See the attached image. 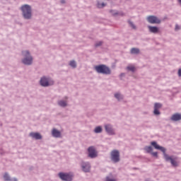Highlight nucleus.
I'll use <instances>...</instances> for the list:
<instances>
[{
	"mask_svg": "<svg viewBox=\"0 0 181 181\" xmlns=\"http://www.w3.org/2000/svg\"><path fill=\"white\" fill-rule=\"evenodd\" d=\"M151 145L154 146L156 149H159L163 153L165 160H170L173 166H177L178 163L176 160V158H174L172 156H169L168 155H167V153H165V151H166L165 148H163V146H160L159 145H158L157 142L156 141L151 142Z\"/></svg>",
	"mask_w": 181,
	"mask_h": 181,
	"instance_id": "1",
	"label": "nucleus"
},
{
	"mask_svg": "<svg viewBox=\"0 0 181 181\" xmlns=\"http://www.w3.org/2000/svg\"><path fill=\"white\" fill-rule=\"evenodd\" d=\"M95 70L97 73L101 74H111V70L105 64H100L99 66H95Z\"/></svg>",
	"mask_w": 181,
	"mask_h": 181,
	"instance_id": "2",
	"label": "nucleus"
},
{
	"mask_svg": "<svg viewBox=\"0 0 181 181\" xmlns=\"http://www.w3.org/2000/svg\"><path fill=\"white\" fill-rule=\"evenodd\" d=\"M21 10L25 18H30L32 17V8L29 4L21 6Z\"/></svg>",
	"mask_w": 181,
	"mask_h": 181,
	"instance_id": "3",
	"label": "nucleus"
},
{
	"mask_svg": "<svg viewBox=\"0 0 181 181\" xmlns=\"http://www.w3.org/2000/svg\"><path fill=\"white\" fill-rule=\"evenodd\" d=\"M23 55L24 58L23 59V64L30 65L33 62V58L30 54L29 51H23Z\"/></svg>",
	"mask_w": 181,
	"mask_h": 181,
	"instance_id": "4",
	"label": "nucleus"
},
{
	"mask_svg": "<svg viewBox=\"0 0 181 181\" xmlns=\"http://www.w3.org/2000/svg\"><path fill=\"white\" fill-rule=\"evenodd\" d=\"M110 156H111V159L113 162H115V163L119 162L120 153L119 151H117V150L112 151Z\"/></svg>",
	"mask_w": 181,
	"mask_h": 181,
	"instance_id": "5",
	"label": "nucleus"
},
{
	"mask_svg": "<svg viewBox=\"0 0 181 181\" xmlns=\"http://www.w3.org/2000/svg\"><path fill=\"white\" fill-rule=\"evenodd\" d=\"M40 84L43 87H47L48 86H52L54 84V81L50 78L42 77V78L40 80Z\"/></svg>",
	"mask_w": 181,
	"mask_h": 181,
	"instance_id": "6",
	"label": "nucleus"
},
{
	"mask_svg": "<svg viewBox=\"0 0 181 181\" xmlns=\"http://www.w3.org/2000/svg\"><path fill=\"white\" fill-rule=\"evenodd\" d=\"M59 176L62 180L71 181L73 179L72 173H59Z\"/></svg>",
	"mask_w": 181,
	"mask_h": 181,
	"instance_id": "7",
	"label": "nucleus"
},
{
	"mask_svg": "<svg viewBox=\"0 0 181 181\" xmlns=\"http://www.w3.org/2000/svg\"><path fill=\"white\" fill-rule=\"evenodd\" d=\"M147 20L148 23H151L152 24H159L160 23V19L156 17V16H148Z\"/></svg>",
	"mask_w": 181,
	"mask_h": 181,
	"instance_id": "8",
	"label": "nucleus"
},
{
	"mask_svg": "<svg viewBox=\"0 0 181 181\" xmlns=\"http://www.w3.org/2000/svg\"><path fill=\"white\" fill-rule=\"evenodd\" d=\"M88 152L90 158H96V156H98V153L94 146H89L88 148Z\"/></svg>",
	"mask_w": 181,
	"mask_h": 181,
	"instance_id": "9",
	"label": "nucleus"
},
{
	"mask_svg": "<svg viewBox=\"0 0 181 181\" xmlns=\"http://www.w3.org/2000/svg\"><path fill=\"white\" fill-rule=\"evenodd\" d=\"M30 136L35 139H42V135L38 132H30Z\"/></svg>",
	"mask_w": 181,
	"mask_h": 181,
	"instance_id": "10",
	"label": "nucleus"
},
{
	"mask_svg": "<svg viewBox=\"0 0 181 181\" xmlns=\"http://www.w3.org/2000/svg\"><path fill=\"white\" fill-rule=\"evenodd\" d=\"M105 128L106 132H107L108 134H111V135H112V134H115V131H114V129H112L111 125H105Z\"/></svg>",
	"mask_w": 181,
	"mask_h": 181,
	"instance_id": "11",
	"label": "nucleus"
},
{
	"mask_svg": "<svg viewBox=\"0 0 181 181\" xmlns=\"http://www.w3.org/2000/svg\"><path fill=\"white\" fill-rule=\"evenodd\" d=\"M148 30L151 33H158L159 28L155 25H148Z\"/></svg>",
	"mask_w": 181,
	"mask_h": 181,
	"instance_id": "12",
	"label": "nucleus"
},
{
	"mask_svg": "<svg viewBox=\"0 0 181 181\" xmlns=\"http://www.w3.org/2000/svg\"><path fill=\"white\" fill-rule=\"evenodd\" d=\"M82 169H83V172H89V170L90 169V163H83Z\"/></svg>",
	"mask_w": 181,
	"mask_h": 181,
	"instance_id": "13",
	"label": "nucleus"
},
{
	"mask_svg": "<svg viewBox=\"0 0 181 181\" xmlns=\"http://www.w3.org/2000/svg\"><path fill=\"white\" fill-rule=\"evenodd\" d=\"M172 121H180L181 114H173L171 117Z\"/></svg>",
	"mask_w": 181,
	"mask_h": 181,
	"instance_id": "14",
	"label": "nucleus"
},
{
	"mask_svg": "<svg viewBox=\"0 0 181 181\" xmlns=\"http://www.w3.org/2000/svg\"><path fill=\"white\" fill-rule=\"evenodd\" d=\"M52 136L55 138H59L61 136V132L60 131H58L57 129H52Z\"/></svg>",
	"mask_w": 181,
	"mask_h": 181,
	"instance_id": "15",
	"label": "nucleus"
},
{
	"mask_svg": "<svg viewBox=\"0 0 181 181\" xmlns=\"http://www.w3.org/2000/svg\"><path fill=\"white\" fill-rule=\"evenodd\" d=\"M131 53L132 54H138L139 53V48H132Z\"/></svg>",
	"mask_w": 181,
	"mask_h": 181,
	"instance_id": "16",
	"label": "nucleus"
},
{
	"mask_svg": "<svg viewBox=\"0 0 181 181\" xmlns=\"http://www.w3.org/2000/svg\"><path fill=\"white\" fill-rule=\"evenodd\" d=\"M153 114H154L155 115H160V112L158 110V108H157L156 104H155V105H154Z\"/></svg>",
	"mask_w": 181,
	"mask_h": 181,
	"instance_id": "17",
	"label": "nucleus"
},
{
	"mask_svg": "<svg viewBox=\"0 0 181 181\" xmlns=\"http://www.w3.org/2000/svg\"><path fill=\"white\" fill-rule=\"evenodd\" d=\"M103 129L101 127H96V128H95V132L96 134H99L100 132H102Z\"/></svg>",
	"mask_w": 181,
	"mask_h": 181,
	"instance_id": "18",
	"label": "nucleus"
},
{
	"mask_svg": "<svg viewBox=\"0 0 181 181\" xmlns=\"http://www.w3.org/2000/svg\"><path fill=\"white\" fill-rule=\"evenodd\" d=\"M59 105L61 107H66L67 104L66 101H59L58 103Z\"/></svg>",
	"mask_w": 181,
	"mask_h": 181,
	"instance_id": "19",
	"label": "nucleus"
},
{
	"mask_svg": "<svg viewBox=\"0 0 181 181\" xmlns=\"http://www.w3.org/2000/svg\"><path fill=\"white\" fill-rule=\"evenodd\" d=\"M145 149H146V152L151 153V154H152V151H153L152 146H146Z\"/></svg>",
	"mask_w": 181,
	"mask_h": 181,
	"instance_id": "20",
	"label": "nucleus"
},
{
	"mask_svg": "<svg viewBox=\"0 0 181 181\" xmlns=\"http://www.w3.org/2000/svg\"><path fill=\"white\" fill-rule=\"evenodd\" d=\"M4 177L5 180H11L10 176L8 173H5Z\"/></svg>",
	"mask_w": 181,
	"mask_h": 181,
	"instance_id": "21",
	"label": "nucleus"
},
{
	"mask_svg": "<svg viewBox=\"0 0 181 181\" xmlns=\"http://www.w3.org/2000/svg\"><path fill=\"white\" fill-rule=\"evenodd\" d=\"M115 97L117 100H121L122 98V96L121 95V94H119V93L115 94Z\"/></svg>",
	"mask_w": 181,
	"mask_h": 181,
	"instance_id": "22",
	"label": "nucleus"
},
{
	"mask_svg": "<svg viewBox=\"0 0 181 181\" xmlns=\"http://www.w3.org/2000/svg\"><path fill=\"white\" fill-rule=\"evenodd\" d=\"M127 70H129L130 71H134L135 67L134 66H129L127 67Z\"/></svg>",
	"mask_w": 181,
	"mask_h": 181,
	"instance_id": "23",
	"label": "nucleus"
},
{
	"mask_svg": "<svg viewBox=\"0 0 181 181\" xmlns=\"http://www.w3.org/2000/svg\"><path fill=\"white\" fill-rule=\"evenodd\" d=\"M70 66L71 67L76 68V62H70Z\"/></svg>",
	"mask_w": 181,
	"mask_h": 181,
	"instance_id": "24",
	"label": "nucleus"
},
{
	"mask_svg": "<svg viewBox=\"0 0 181 181\" xmlns=\"http://www.w3.org/2000/svg\"><path fill=\"white\" fill-rule=\"evenodd\" d=\"M106 6L105 3H98V7L101 8V7H105Z\"/></svg>",
	"mask_w": 181,
	"mask_h": 181,
	"instance_id": "25",
	"label": "nucleus"
},
{
	"mask_svg": "<svg viewBox=\"0 0 181 181\" xmlns=\"http://www.w3.org/2000/svg\"><path fill=\"white\" fill-rule=\"evenodd\" d=\"M156 107L157 110H159L162 107V104L156 103Z\"/></svg>",
	"mask_w": 181,
	"mask_h": 181,
	"instance_id": "26",
	"label": "nucleus"
},
{
	"mask_svg": "<svg viewBox=\"0 0 181 181\" xmlns=\"http://www.w3.org/2000/svg\"><path fill=\"white\" fill-rule=\"evenodd\" d=\"M106 181H117L116 179H112L111 177H106Z\"/></svg>",
	"mask_w": 181,
	"mask_h": 181,
	"instance_id": "27",
	"label": "nucleus"
},
{
	"mask_svg": "<svg viewBox=\"0 0 181 181\" xmlns=\"http://www.w3.org/2000/svg\"><path fill=\"white\" fill-rule=\"evenodd\" d=\"M129 24L132 25V28H136L135 24H134V23H132V21H129Z\"/></svg>",
	"mask_w": 181,
	"mask_h": 181,
	"instance_id": "28",
	"label": "nucleus"
},
{
	"mask_svg": "<svg viewBox=\"0 0 181 181\" xmlns=\"http://www.w3.org/2000/svg\"><path fill=\"white\" fill-rule=\"evenodd\" d=\"M152 155H153V156H156V158H158V152H153L152 151Z\"/></svg>",
	"mask_w": 181,
	"mask_h": 181,
	"instance_id": "29",
	"label": "nucleus"
},
{
	"mask_svg": "<svg viewBox=\"0 0 181 181\" xmlns=\"http://www.w3.org/2000/svg\"><path fill=\"white\" fill-rule=\"evenodd\" d=\"M180 27L178 25V24H176L175 25V30H180Z\"/></svg>",
	"mask_w": 181,
	"mask_h": 181,
	"instance_id": "30",
	"label": "nucleus"
},
{
	"mask_svg": "<svg viewBox=\"0 0 181 181\" xmlns=\"http://www.w3.org/2000/svg\"><path fill=\"white\" fill-rule=\"evenodd\" d=\"M102 41H100L99 44H96V46H100V45H102Z\"/></svg>",
	"mask_w": 181,
	"mask_h": 181,
	"instance_id": "31",
	"label": "nucleus"
},
{
	"mask_svg": "<svg viewBox=\"0 0 181 181\" xmlns=\"http://www.w3.org/2000/svg\"><path fill=\"white\" fill-rule=\"evenodd\" d=\"M178 75L180 76V77H181V69L179 70Z\"/></svg>",
	"mask_w": 181,
	"mask_h": 181,
	"instance_id": "32",
	"label": "nucleus"
},
{
	"mask_svg": "<svg viewBox=\"0 0 181 181\" xmlns=\"http://www.w3.org/2000/svg\"><path fill=\"white\" fill-rule=\"evenodd\" d=\"M11 181H18V179L14 178V179H12V180H11Z\"/></svg>",
	"mask_w": 181,
	"mask_h": 181,
	"instance_id": "33",
	"label": "nucleus"
},
{
	"mask_svg": "<svg viewBox=\"0 0 181 181\" xmlns=\"http://www.w3.org/2000/svg\"><path fill=\"white\" fill-rule=\"evenodd\" d=\"M62 3H65L64 0H62Z\"/></svg>",
	"mask_w": 181,
	"mask_h": 181,
	"instance_id": "34",
	"label": "nucleus"
},
{
	"mask_svg": "<svg viewBox=\"0 0 181 181\" xmlns=\"http://www.w3.org/2000/svg\"><path fill=\"white\" fill-rule=\"evenodd\" d=\"M178 1H179V3H180V4H181V0H178Z\"/></svg>",
	"mask_w": 181,
	"mask_h": 181,
	"instance_id": "35",
	"label": "nucleus"
}]
</instances>
